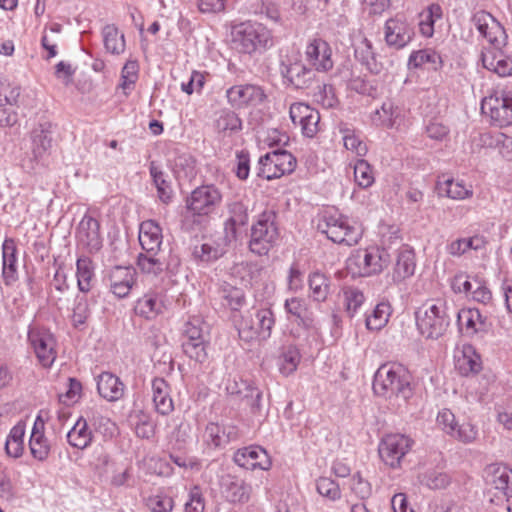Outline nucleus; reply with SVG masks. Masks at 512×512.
<instances>
[{"label": "nucleus", "instance_id": "15", "mask_svg": "<svg viewBox=\"0 0 512 512\" xmlns=\"http://www.w3.org/2000/svg\"><path fill=\"white\" fill-rule=\"evenodd\" d=\"M471 21L480 35L487 39L491 46L500 45L504 42V30L490 13L478 11L473 15Z\"/></svg>", "mask_w": 512, "mask_h": 512}, {"label": "nucleus", "instance_id": "62", "mask_svg": "<svg viewBox=\"0 0 512 512\" xmlns=\"http://www.w3.org/2000/svg\"><path fill=\"white\" fill-rule=\"evenodd\" d=\"M138 437L149 439L155 433V424L146 416H142L135 426Z\"/></svg>", "mask_w": 512, "mask_h": 512}, {"label": "nucleus", "instance_id": "6", "mask_svg": "<svg viewBox=\"0 0 512 512\" xmlns=\"http://www.w3.org/2000/svg\"><path fill=\"white\" fill-rule=\"evenodd\" d=\"M317 228L334 243L346 246L356 245L362 237L361 228L350 225L343 216L325 215L318 222Z\"/></svg>", "mask_w": 512, "mask_h": 512}, {"label": "nucleus", "instance_id": "24", "mask_svg": "<svg viewBox=\"0 0 512 512\" xmlns=\"http://www.w3.org/2000/svg\"><path fill=\"white\" fill-rule=\"evenodd\" d=\"M99 394L108 401L119 400L124 393V385L120 379L109 372H103L97 382Z\"/></svg>", "mask_w": 512, "mask_h": 512}, {"label": "nucleus", "instance_id": "59", "mask_svg": "<svg viewBox=\"0 0 512 512\" xmlns=\"http://www.w3.org/2000/svg\"><path fill=\"white\" fill-rule=\"evenodd\" d=\"M351 490L361 499L368 498L371 494V485L364 480L359 473L351 478Z\"/></svg>", "mask_w": 512, "mask_h": 512}, {"label": "nucleus", "instance_id": "36", "mask_svg": "<svg viewBox=\"0 0 512 512\" xmlns=\"http://www.w3.org/2000/svg\"><path fill=\"white\" fill-rule=\"evenodd\" d=\"M391 313L392 309L389 303L381 302L377 304L372 313L366 318V327L369 330H380L388 323Z\"/></svg>", "mask_w": 512, "mask_h": 512}, {"label": "nucleus", "instance_id": "23", "mask_svg": "<svg viewBox=\"0 0 512 512\" xmlns=\"http://www.w3.org/2000/svg\"><path fill=\"white\" fill-rule=\"evenodd\" d=\"M415 255L412 250L399 251L391 276L394 283H401L411 277L415 271Z\"/></svg>", "mask_w": 512, "mask_h": 512}, {"label": "nucleus", "instance_id": "14", "mask_svg": "<svg viewBox=\"0 0 512 512\" xmlns=\"http://www.w3.org/2000/svg\"><path fill=\"white\" fill-rule=\"evenodd\" d=\"M78 245L89 252H97L102 247L99 222L91 216L85 215L77 228Z\"/></svg>", "mask_w": 512, "mask_h": 512}, {"label": "nucleus", "instance_id": "19", "mask_svg": "<svg viewBox=\"0 0 512 512\" xmlns=\"http://www.w3.org/2000/svg\"><path fill=\"white\" fill-rule=\"evenodd\" d=\"M385 41L388 46L395 49L405 47L412 39V29L408 23L400 17L391 18L385 24Z\"/></svg>", "mask_w": 512, "mask_h": 512}, {"label": "nucleus", "instance_id": "58", "mask_svg": "<svg viewBox=\"0 0 512 512\" xmlns=\"http://www.w3.org/2000/svg\"><path fill=\"white\" fill-rule=\"evenodd\" d=\"M223 297L226 300L227 306L232 310H237L244 302L243 291L236 287L224 288Z\"/></svg>", "mask_w": 512, "mask_h": 512}, {"label": "nucleus", "instance_id": "2", "mask_svg": "<svg viewBox=\"0 0 512 512\" xmlns=\"http://www.w3.org/2000/svg\"><path fill=\"white\" fill-rule=\"evenodd\" d=\"M415 318L419 332L427 339L443 336L450 323L447 306L442 300L426 301L416 310Z\"/></svg>", "mask_w": 512, "mask_h": 512}, {"label": "nucleus", "instance_id": "50", "mask_svg": "<svg viewBox=\"0 0 512 512\" xmlns=\"http://www.w3.org/2000/svg\"><path fill=\"white\" fill-rule=\"evenodd\" d=\"M317 491L330 500L339 499L341 496L339 485L327 477H321L317 480Z\"/></svg>", "mask_w": 512, "mask_h": 512}, {"label": "nucleus", "instance_id": "10", "mask_svg": "<svg viewBox=\"0 0 512 512\" xmlns=\"http://www.w3.org/2000/svg\"><path fill=\"white\" fill-rule=\"evenodd\" d=\"M296 167L295 157L286 150H274L259 159L258 176L267 180L292 173Z\"/></svg>", "mask_w": 512, "mask_h": 512}, {"label": "nucleus", "instance_id": "48", "mask_svg": "<svg viewBox=\"0 0 512 512\" xmlns=\"http://www.w3.org/2000/svg\"><path fill=\"white\" fill-rule=\"evenodd\" d=\"M343 295L347 313L350 316H353L358 308L363 304L365 297L359 289L353 287L346 288Z\"/></svg>", "mask_w": 512, "mask_h": 512}, {"label": "nucleus", "instance_id": "1", "mask_svg": "<svg viewBox=\"0 0 512 512\" xmlns=\"http://www.w3.org/2000/svg\"><path fill=\"white\" fill-rule=\"evenodd\" d=\"M373 391L389 401L406 402L413 395L412 375L401 364H382L374 374Z\"/></svg>", "mask_w": 512, "mask_h": 512}, {"label": "nucleus", "instance_id": "39", "mask_svg": "<svg viewBox=\"0 0 512 512\" xmlns=\"http://www.w3.org/2000/svg\"><path fill=\"white\" fill-rule=\"evenodd\" d=\"M77 266V282L79 290L88 292L91 288V280L94 275L92 261L88 257H80L76 263Z\"/></svg>", "mask_w": 512, "mask_h": 512}, {"label": "nucleus", "instance_id": "45", "mask_svg": "<svg viewBox=\"0 0 512 512\" xmlns=\"http://www.w3.org/2000/svg\"><path fill=\"white\" fill-rule=\"evenodd\" d=\"M355 182L362 188H368L374 183V175L371 165L360 159L354 165Z\"/></svg>", "mask_w": 512, "mask_h": 512}, {"label": "nucleus", "instance_id": "18", "mask_svg": "<svg viewBox=\"0 0 512 512\" xmlns=\"http://www.w3.org/2000/svg\"><path fill=\"white\" fill-rule=\"evenodd\" d=\"M306 59L317 71L327 72L333 68L332 50L329 44L322 39L312 40L306 47Z\"/></svg>", "mask_w": 512, "mask_h": 512}, {"label": "nucleus", "instance_id": "57", "mask_svg": "<svg viewBox=\"0 0 512 512\" xmlns=\"http://www.w3.org/2000/svg\"><path fill=\"white\" fill-rule=\"evenodd\" d=\"M450 436L463 443H471L477 437V430L470 423L457 424L455 433L450 434Z\"/></svg>", "mask_w": 512, "mask_h": 512}, {"label": "nucleus", "instance_id": "21", "mask_svg": "<svg viewBox=\"0 0 512 512\" xmlns=\"http://www.w3.org/2000/svg\"><path fill=\"white\" fill-rule=\"evenodd\" d=\"M136 271L132 267L116 266L110 273V288L119 298L127 296L134 285Z\"/></svg>", "mask_w": 512, "mask_h": 512}, {"label": "nucleus", "instance_id": "11", "mask_svg": "<svg viewBox=\"0 0 512 512\" xmlns=\"http://www.w3.org/2000/svg\"><path fill=\"white\" fill-rule=\"evenodd\" d=\"M413 440L399 433L385 435L379 444V455L391 468H399L405 455L411 450Z\"/></svg>", "mask_w": 512, "mask_h": 512}, {"label": "nucleus", "instance_id": "26", "mask_svg": "<svg viewBox=\"0 0 512 512\" xmlns=\"http://www.w3.org/2000/svg\"><path fill=\"white\" fill-rule=\"evenodd\" d=\"M31 152L35 161L42 160L48 153L52 145L51 132L43 125L33 129L31 133Z\"/></svg>", "mask_w": 512, "mask_h": 512}, {"label": "nucleus", "instance_id": "63", "mask_svg": "<svg viewBox=\"0 0 512 512\" xmlns=\"http://www.w3.org/2000/svg\"><path fill=\"white\" fill-rule=\"evenodd\" d=\"M252 265L248 263H236L231 268V276L239 279L242 283H250L251 280V272H252Z\"/></svg>", "mask_w": 512, "mask_h": 512}, {"label": "nucleus", "instance_id": "8", "mask_svg": "<svg viewBox=\"0 0 512 512\" xmlns=\"http://www.w3.org/2000/svg\"><path fill=\"white\" fill-rule=\"evenodd\" d=\"M487 495L490 502L503 503L512 497V472L500 464H491L485 469Z\"/></svg>", "mask_w": 512, "mask_h": 512}, {"label": "nucleus", "instance_id": "7", "mask_svg": "<svg viewBox=\"0 0 512 512\" xmlns=\"http://www.w3.org/2000/svg\"><path fill=\"white\" fill-rule=\"evenodd\" d=\"M277 238L278 229L275 226V214L272 211H264L252 226L249 242L250 250L257 255H265Z\"/></svg>", "mask_w": 512, "mask_h": 512}, {"label": "nucleus", "instance_id": "52", "mask_svg": "<svg viewBox=\"0 0 512 512\" xmlns=\"http://www.w3.org/2000/svg\"><path fill=\"white\" fill-rule=\"evenodd\" d=\"M184 333L187 337L185 342L205 340L203 322L199 318L189 320L185 325Z\"/></svg>", "mask_w": 512, "mask_h": 512}, {"label": "nucleus", "instance_id": "12", "mask_svg": "<svg viewBox=\"0 0 512 512\" xmlns=\"http://www.w3.org/2000/svg\"><path fill=\"white\" fill-rule=\"evenodd\" d=\"M222 195L213 185H203L192 191L187 199V209L193 215H208L220 204Z\"/></svg>", "mask_w": 512, "mask_h": 512}, {"label": "nucleus", "instance_id": "28", "mask_svg": "<svg viewBox=\"0 0 512 512\" xmlns=\"http://www.w3.org/2000/svg\"><path fill=\"white\" fill-rule=\"evenodd\" d=\"M373 120L386 128L398 127L402 122V110L392 101H385L376 110Z\"/></svg>", "mask_w": 512, "mask_h": 512}, {"label": "nucleus", "instance_id": "13", "mask_svg": "<svg viewBox=\"0 0 512 512\" xmlns=\"http://www.w3.org/2000/svg\"><path fill=\"white\" fill-rule=\"evenodd\" d=\"M28 337L39 362L44 367H50L56 359L53 335L47 330L34 328L29 331Z\"/></svg>", "mask_w": 512, "mask_h": 512}, {"label": "nucleus", "instance_id": "64", "mask_svg": "<svg viewBox=\"0 0 512 512\" xmlns=\"http://www.w3.org/2000/svg\"><path fill=\"white\" fill-rule=\"evenodd\" d=\"M153 402L156 411L162 415H167L174 409L173 401L169 392L163 395H155V397H153Z\"/></svg>", "mask_w": 512, "mask_h": 512}, {"label": "nucleus", "instance_id": "55", "mask_svg": "<svg viewBox=\"0 0 512 512\" xmlns=\"http://www.w3.org/2000/svg\"><path fill=\"white\" fill-rule=\"evenodd\" d=\"M309 113V117L302 123L300 127L303 135L312 138L319 130L320 114L314 108H312Z\"/></svg>", "mask_w": 512, "mask_h": 512}, {"label": "nucleus", "instance_id": "43", "mask_svg": "<svg viewBox=\"0 0 512 512\" xmlns=\"http://www.w3.org/2000/svg\"><path fill=\"white\" fill-rule=\"evenodd\" d=\"M309 287L314 300L324 301L327 298L329 281L324 274L320 272L312 273L309 277Z\"/></svg>", "mask_w": 512, "mask_h": 512}, {"label": "nucleus", "instance_id": "29", "mask_svg": "<svg viewBox=\"0 0 512 512\" xmlns=\"http://www.w3.org/2000/svg\"><path fill=\"white\" fill-rule=\"evenodd\" d=\"M285 309L287 313L299 319V324L306 329L314 327V319L312 313L307 308L304 299L293 297L285 301Z\"/></svg>", "mask_w": 512, "mask_h": 512}, {"label": "nucleus", "instance_id": "61", "mask_svg": "<svg viewBox=\"0 0 512 512\" xmlns=\"http://www.w3.org/2000/svg\"><path fill=\"white\" fill-rule=\"evenodd\" d=\"M138 64L136 61H127L122 69V83L121 87L126 89L134 84L137 79Z\"/></svg>", "mask_w": 512, "mask_h": 512}, {"label": "nucleus", "instance_id": "44", "mask_svg": "<svg viewBox=\"0 0 512 512\" xmlns=\"http://www.w3.org/2000/svg\"><path fill=\"white\" fill-rule=\"evenodd\" d=\"M150 174L157 188L158 197L160 200L164 203L169 202L172 195L170 183L165 179L163 171L160 170L154 162H152L150 165Z\"/></svg>", "mask_w": 512, "mask_h": 512}, {"label": "nucleus", "instance_id": "60", "mask_svg": "<svg viewBox=\"0 0 512 512\" xmlns=\"http://www.w3.org/2000/svg\"><path fill=\"white\" fill-rule=\"evenodd\" d=\"M437 423L449 435L455 433L458 424L454 414L448 409H443L438 413Z\"/></svg>", "mask_w": 512, "mask_h": 512}, {"label": "nucleus", "instance_id": "42", "mask_svg": "<svg viewBox=\"0 0 512 512\" xmlns=\"http://www.w3.org/2000/svg\"><path fill=\"white\" fill-rule=\"evenodd\" d=\"M457 317L460 327L465 328L467 333H476L483 326L481 315L476 309L462 310L457 314Z\"/></svg>", "mask_w": 512, "mask_h": 512}, {"label": "nucleus", "instance_id": "22", "mask_svg": "<svg viewBox=\"0 0 512 512\" xmlns=\"http://www.w3.org/2000/svg\"><path fill=\"white\" fill-rule=\"evenodd\" d=\"M139 242L146 253H156L162 244V230L153 220L141 223L139 229Z\"/></svg>", "mask_w": 512, "mask_h": 512}, {"label": "nucleus", "instance_id": "27", "mask_svg": "<svg viewBox=\"0 0 512 512\" xmlns=\"http://www.w3.org/2000/svg\"><path fill=\"white\" fill-rule=\"evenodd\" d=\"M3 278L6 285H11L17 279V257L16 244L11 238L5 239L3 243Z\"/></svg>", "mask_w": 512, "mask_h": 512}, {"label": "nucleus", "instance_id": "34", "mask_svg": "<svg viewBox=\"0 0 512 512\" xmlns=\"http://www.w3.org/2000/svg\"><path fill=\"white\" fill-rule=\"evenodd\" d=\"M104 47L107 52L119 55L125 50L124 34L114 25H107L102 30Z\"/></svg>", "mask_w": 512, "mask_h": 512}, {"label": "nucleus", "instance_id": "4", "mask_svg": "<svg viewBox=\"0 0 512 512\" xmlns=\"http://www.w3.org/2000/svg\"><path fill=\"white\" fill-rule=\"evenodd\" d=\"M274 323L273 312L268 308L248 312L238 324L239 337L247 343L266 340L271 335Z\"/></svg>", "mask_w": 512, "mask_h": 512}, {"label": "nucleus", "instance_id": "35", "mask_svg": "<svg viewBox=\"0 0 512 512\" xmlns=\"http://www.w3.org/2000/svg\"><path fill=\"white\" fill-rule=\"evenodd\" d=\"M67 439L69 444L75 448H86L92 440V433L88 429L86 420L80 418L68 432Z\"/></svg>", "mask_w": 512, "mask_h": 512}, {"label": "nucleus", "instance_id": "3", "mask_svg": "<svg viewBox=\"0 0 512 512\" xmlns=\"http://www.w3.org/2000/svg\"><path fill=\"white\" fill-rule=\"evenodd\" d=\"M389 262V252L385 248L373 246L356 250L349 257L347 266L353 274L371 276L382 272Z\"/></svg>", "mask_w": 512, "mask_h": 512}, {"label": "nucleus", "instance_id": "46", "mask_svg": "<svg viewBox=\"0 0 512 512\" xmlns=\"http://www.w3.org/2000/svg\"><path fill=\"white\" fill-rule=\"evenodd\" d=\"M300 355L295 347L289 346L282 354L280 371L284 375L293 373L299 364Z\"/></svg>", "mask_w": 512, "mask_h": 512}, {"label": "nucleus", "instance_id": "5", "mask_svg": "<svg viewBox=\"0 0 512 512\" xmlns=\"http://www.w3.org/2000/svg\"><path fill=\"white\" fill-rule=\"evenodd\" d=\"M232 42L236 49L251 54L272 44L271 32L261 24L241 23L232 30Z\"/></svg>", "mask_w": 512, "mask_h": 512}, {"label": "nucleus", "instance_id": "49", "mask_svg": "<svg viewBox=\"0 0 512 512\" xmlns=\"http://www.w3.org/2000/svg\"><path fill=\"white\" fill-rule=\"evenodd\" d=\"M184 353L199 363H203L207 359L206 352V341H195V342H184L183 343Z\"/></svg>", "mask_w": 512, "mask_h": 512}, {"label": "nucleus", "instance_id": "47", "mask_svg": "<svg viewBox=\"0 0 512 512\" xmlns=\"http://www.w3.org/2000/svg\"><path fill=\"white\" fill-rule=\"evenodd\" d=\"M146 505L151 512H171L174 507V501L171 497L164 494L149 496Z\"/></svg>", "mask_w": 512, "mask_h": 512}, {"label": "nucleus", "instance_id": "37", "mask_svg": "<svg viewBox=\"0 0 512 512\" xmlns=\"http://www.w3.org/2000/svg\"><path fill=\"white\" fill-rule=\"evenodd\" d=\"M29 447L32 456L39 460L44 461L50 452V446L48 445L47 440L44 438L42 432L38 428V423L35 422L32 435L29 441Z\"/></svg>", "mask_w": 512, "mask_h": 512}, {"label": "nucleus", "instance_id": "41", "mask_svg": "<svg viewBox=\"0 0 512 512\" xmlns=\"http://www.w3.org/2000/svg\"><path fill=\"white\" fill-rule=\"evenodd\" d=\"M228 390L231 393L243 394L244 398L251 399V407L254 410H260L261 404L260 401L262 399V392L251 384H248L245 381L236 382L228 387Z\"/></svg>", "mask_w": 512, "mask_h": 512}, {"label": "nucleus", "instance_id": "17", "mask_svg": "<svg viewBox=\"0 0 512 512\" xmlns=\"http://www.w3.org/2000/svg\"><path fill=\"white\" fill-rule=\"evenodd\" d=\"M499 45L485 47L481 54L484 68L500 77L512 75V57L498 48Z\"/></svg>", "mask_w": 512, "mask_h": 512}, {"label": "nucleus", "instance_id": "32", "mask_svg": "<svg viewBox=\"0 0 512 512\" xmlns=\"http://www.w3.org/2000/svg\"><path fill=\"white\" fill-rule=\"evenodd\" d=\"M437 190L440 196H446L454 200H463L472 196V190L470 188L454 179L438 181Z\"/></svg>", "mask_w": 512, "mask_h": 512}, {"label": "nucleus", "instance_id": "51", "mask_svg": "<svg viewBox=\"0 0 512 512\" xmlns=\"http://www.w3.org/2000/svg\"><path fill=\"white\" fill-rule=\"evenodd\" d=\"M204 508L205 500L201 488L195 485L189 491V499L185 503V512H203Z\"/></svg>", "mask_w": 512, "mask_h": 512}, {"label": "nucleus", "instance_id": "25", "mask_svg": "<svg viewBox=\"0 0 512 512\" xmlns=\"http://www.w3.org/2000/svg\"><path fill=\"white\" fill-rule=\"evenodd\" d=\"M222 485L228 501L232 503H245L249 500L251 487L243 480L227 476L223 479Z\"/></svg>", "mask_w": 512, "mask_h": 512}, {"label": "nucleus", "instance_id": "30", "mask_svg": "<svg viewBox=\"0 0 512 512\" xmlns=\"http://www.w3.org/2000/svg\"><path fill=\"white\" fill-rule=\"evenodd\" d=\"M163 302L155 293H147L140 298L134 307L136 314L146 319L155 318L162 312Z\"/></svg>", "mask_w": 512, "mask_h": 512}, {"label": "nucleus", "instance_id": "56", "mask_svg": "<svg viewBox=\"0 0 512 512\" xmlns=\"http://www.w3.org/2000/svg\"><path fill=\"white\" fill-rule=\"evenodd\" d=\"M312 107H310L309 105L305 104V103H302V102H298V103H293L291 106H290V110H289V114H290V118L292 120V122L294 124H298L299 126L302 125V123L304 121H306V119L309 117L310 115V111H311Z\"/></svg>", "mask_w": 512, "mask_h": 512}, {"label": "nucleus", "instance_id": "9", "mask_svg": "<svg viewBox=\"0 0 512 512\" xmlns=\"http://www.w3.org/2000/svg\"><path fill=\"white\" fill-rule=\"evenodd\" d=\"M481 111L498 127L512 125V95L505 91L490 94L481 101Z\"/></svg>", "mask_w": 512, "mask_h": 512}, {"label": "nucleus", "instance_id": "38", "mask_svg": "<svg viewBox=\"0 0 512 512\" xmlns=\"http://www.w3.org/2000/svg\"><path fill=\"white\" fill-rule=\"evenodd\" d=\"M138 266L142 272L151 275H159L165 269V261L156 253H145L138 256Z\"/></svg>", "mask_w": 512, "mask_h": 512}, {"label": "nucleus", "instance_id": "33", "mask_svg": "<svg viewBox=\"0 0 512 512\" xmlns=\"http://www.w3.org/2000/svg\"><path fill=\"white\" fill-rule=\"evenodd\" d=\"M457 367L463 375L478 373L481 370L480 356L471 345L463 347L462 355L457 359Z\"/></svg>", "mask_w": 512, "mask_h": 512}, {"label": "nucleus", "instance_id": "20", "mask_svg": "<svg viewBox=\"0 0 512 512\" xmlns=\"http://www.w3.org/2000/svg\"><path fill=\"white\" fill-rule=\"evenodd\" d=\"M228 101L235 107L257 105L263 102L265 94L255 85H237L227 90Z\"/></svg>", "mask_w": 512, "mask_h": 512}, {"label": "nucleus", "instance_id": "54", "mask_svg": "<svg viewBox=\"0 0 512 512\" xmlns=\"http://www.w3.org/2000/svg\"><path fill=\"white\" fill-rule=\"evenodd\" d=\"M422 483L431 489H442L449 483V477L440 472H429L423 475Z\"/></svg>", "mask_w": 512, "mask_h": 512}, {"label": "nucleus", "instance_id": "31", "mask_svg": "<svg viewBox=\"0 0 512 512\" xmlns=\"http://www.w3.org/2000/svg\"><path fill=\"white\" fill-rule=\"evenodd\" d=\"M229 213L230 217L225 224V230L227 234L235 236L236 228L244 226L248 222V206L242 201L233 202L229 205Z\"/></svg>", "mask_w": 512, "mask_h": 512}, {"label": "nucleus", "instance_id": "16", "mask_svg": "<svg viewBox=\"0 0 512 512\" xmlns=\"http://www.w3.org/2000/svg\"><path fill=\"white\" fill-rule=\"evenodd\" d=\"M234 462L247 470H268L271 467V459L260 446H249L237 450L234 454Z\"/></svg>", "mask_w": 512, "mask_h": 512}, {"label": "nucleus", "instance_id": "40", "mask_svg": "<svg viewBox=\"0 0 512 512\" xmlns=\"http://www.w3.org/2000/svg\"><path fill=\"white\" fill-rule=\"evenodd\" d=\"M409 64L414 67H420L425 64L431 65V68L437 70L442 65L440 55L432 49H423L413 52L409 57Z\"/></svg>", "mask_w": 512, "mask_h": 512}, {"label": "nucleus", "instance_id": "53", "mask_svg": "<svg viewBox=\"0 0 512 512\" xmlns=\"http://www.w3.org/2000/svg\"><path fill=\"white\" fill-rule=\"evenodd\" d=\"M343 141L347 150L354 152L357 156L366 155L368 151L366 144L354 132L348 131L344 135Z\"/></svg>", "mask_w": 512, "mask_h": 512}]
</instances>
